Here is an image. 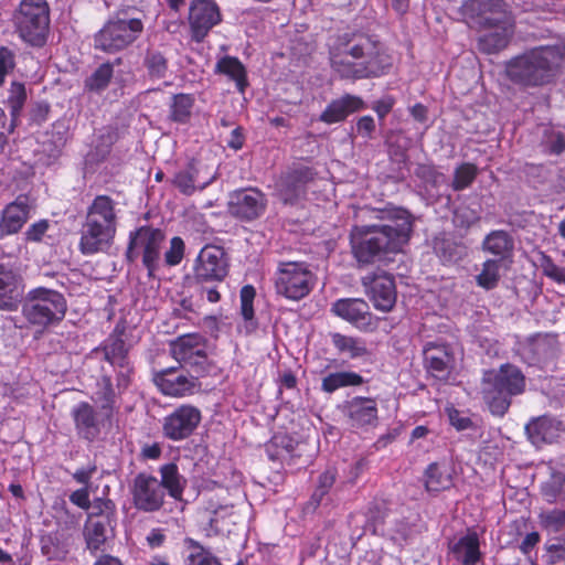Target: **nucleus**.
Returning a JSON list of instances; mask_svg holds the SVG:
<instances>
[{"mask_svg":"<svg viewBox=\"0 0 565 565\" xmlns=\"http://www.w3.org/2000/svg\"><path fill=\"white\" fill-rule=\"evenodd\" d=\"M330 63L342 79L380 77L392 67V58L381 44L365 34H354L330 52Z\"/></svg>","mask_w":565,"mask_h":565,"instance_id":"nucleus-1","label":"nucleus"},{"mask_svg":"<svg viewBox=\"0 0 565 565\" xmlns=\"http://www.w3.org/2000/svg\"><path fill=\"white\" fill-rule=\"evenodd\" d=\"M563 58L564 50L559 46H537L507 61L504 74L519 87H541L554 81Z\"/></svg>","mask_w":565,"mask_h":565,"instance_id":"nucleus-2","label":"nucleus"},{"mask_svg":"<svg viewBox=\"0 0 565 565\" xmlns=\"http://www.w3.org/2000/svg\"><path fill=\"white\" fill-rule=\"evenodd\" d=\"M525 385L522 371L513 364L504 363L498 370L484 374L483 399L493 415L503 416L511 405V398L522 394Z\"/></svg>","mask_w":565,"mask_h":565,"instance_id":"nucleus-3","label":"nucleus"},{"mask_svg":"<svg viewBox=\"0 0 565 565\" xmlns=\"http://www.w3.org/2000/svg\"><path fill=\"white\" fill-rule=\"evenodd\" d=\"M21 303L23 318L31 326L41 329L58 324L67 311L64 295L42 286L30 289Z\"/></svg>","mask_w":565,"mask_h":565,"instance_id":"nucleus-4","label":"nucleus"},{"mask_svg":"<svg viewBox=\"0 0 565 565\" xmlns=\"http://www.w3.org/2000/svg\"><path fill=\"white\" fill-rule=\"evenodd\" d=\"M11 22L14 32L26 44L42 47L50 32V6L46 0H21Z\"/></svg>","mask_w":565,"mask_h":565,"instance_id":"nucleus-5","label":"nucleus"},{"mask_svg":"<svg viewBox=\"0 0 565 565\" xmlns=\"http://www.w3.org/2000/svg\"><path fill=\"white\" fill-rule=\"evenodd\" d=\"M351 252L359 266L382 262L402 249L374 225H356L350 232Z\"/></svg>","mask_w":565,"mask_h":565,"instance_id":"nucleus-6","label":"nucleus"},{"mask_svg":"<svg viewBox=\"0 0 565 565\" xmlns=\"http://www.w3.org/2000/svg\"><path fill=\"white\" fill-rule=\"evenodd\" d=\"M143 30L139 18H130L126 11H118L95 35V49L106 53L119 52L134 43Z\"/></svg>","mask_w":565,"mask_h":565,"instance_id":"nucleus-7","label":"nucleus"},{"mask_svg":"<svg viewBox=\"0 0 565 565\" xmlns=\"http://www.w3.org/2000/svg\"><path fill=\"white\" fill-rule=\"evenodd\" d=\"M276 294L298 301L312 290L316 279L308 265L299 262H280L274 278Z\"/></svg>","mask_w":565,"mask_h":565,"instance_id":"nucleus-8","label":"nucleus"},{"mask_svg":"<svg viewBox=\"0 0 565 565\" xmlns=\"http://www.w3.org/2000/svg\"><path fill=\"white\" fill-rule=\"evenodd\" d=\"M164 241L163 233L158 228L142 226L130 233L126 258L134 263L139 255H142V264L152 277L158 270L161 259V246Z\"/></svg>","mask_w":565,"mask_h":565,"instance_id":"nucleus-9","label":"nucleus"},{"mask_svg":"<svg viewBox=\"0 0 565 565\" xmlns=\"http://www.w3.org/2000/svg\"><path fill=\"white\" fill-rule=\"evenodd\" d=\"M267 204L266 194L257 188L238 189L228 194L227 213L241 222H253L265 214Z\"/></svg>","mask_w":565,"mask_h":565,"instance_id":"nucleus-10","label":"nucleus"},{"mask_svg":"<svg viewBox=\"0 0 565 565\" xmlns=\"http://www.w3.org/2000/svg\"><path fill=\"white\" fill-rule=\"evenodd\" d=\"M463 20L478 29L501 22L512 15L503 0H466L460 7Z\"/></svg>","mask_w":565,"mask_h":565,"instance_id":"nucleus-11","label":"nucleus"},{"mask_svg":"<svg viewBox=\"0 0 565 565\" xmlns=\"http://www.w3.org/2000/svg\"><path fill=\"white\" fill-rule=\"evenodd\" d=\"M193 269L196 284L223 281L228 274L225 252L217 246H205L198 255Z\"/></svg>","mask_w":565,"mask_h":565,"instance_id":"nucleus-12","label":"nucleus"},{"mask_svg":"<svg viewBox=\"0 0 565 565\" xmlns=\"http://www.w3.org/2000/svg\"><path fill=\"white\" fill-rule=\"evenodd\" d=\"M377 223L373 225L394 243L402 247L409 241L413 232V216L402 207H392L379 211L376 214Z\"/></svg>","mask_w":565,"mask_h":565,"instance_id":"nucleus-13","label":"nucleus"},{"mask_svg":"<svg viewBox=\"0 0 565 565\" xmlns=\"http://www.w3.org/2000/svg\"><path fill=\"white\" fill-rule=\"evenodd\" d=\"M201 418L199 408L189 404L181 405L164 417L162 433L171 440H183L193 434Z\"/></svg>","mask_w":565,"mask_h":565,"instance_id":"nucleus-14","label":"nucleus"},{"mask_svg":"<svg viewBox=\"0 0 565 565\" xmlns=\"http://www.w3.org/2000/svg\"><path fill=\"white\" fill-rule=\"evenodd\" d=\"M362 285L377 310L388 312L393 309L397 297L393 276L379 270L364 276Z\"/></svg>","mask_w":565,"mask_h":565,"instance_id":"nucleus-15","label":"nucleus"},{"mask_svg":"<svg viewBox=\"0 0 565 565\" xmlns=\"http://www.w3.org/2000/svg\"><path fill=\"white\" fill-rule=\"evenodd\" d=\"M134 505L145 512H156L164 501V491L159 480L145 472L138 473L131 484Z\"/></svg>","mask_w":565,"mask_h":565,"instance_id":"nucleus-16","label":"nucleus"},{"mask_svg":"<svg viewBox=\"0 0 565 565\" xmlns=\"http://www.w3.org/2000/svg\"><path fill=\"white\" fill-rule=\"evenodd\" d=\"M316 177L317 172L313 168L303 163H295L280 179L281 200L285 203H295L305 195L307 184L312 182Z\"/></svg>","mask_w":565,"mask_h":565,"instance_id":"nucleus-17","label":"nucleus"},{"mask_svg":"<svg viewBox=\"0 0 565 565\" xmlns=\"http://www.w3.org/2000/svg\"><path fill=\"white\" fill-rule=\"evenodd\" d=\"M221 21L218 7L212 0H192L189 9V23L192 38L200 42Z\"/></svg>","mask_w":565,"mask_h":565,"instance_id":"nucleus-18","label":"nucleus"},{"mask_svg":"<svg viewBox=\"0 0 565 565\" xmlns=\"http://www.w3.org/2000/svg\"><path fill=\"white\" fill-rule=\"evenodd\" d=\"M24 279L13 267L0 264V310L15 311L24 297Z\"/></svg>","mask_w":565,"mask_h":565,"instance_id":"nucleus-19","label":"nucleus"},{"mask_svg":"<svg viewBox=\"0 0 565 565\" xmlns=\"http://www.w3.org/2000/svg\"><path fill=\"white\" fill-rule=\"evenodd\" d=\"M177 366L163 369L153 375V382L163 395L171 397H185L194 394L200 388L196 376L177 375Z\"/></svg>","mask_w":565,"mask_h":565,"instance_id":"nucleus-20","label":"nucleus"},{"mask_svg":"<svg viewBox=\"0 0 565 565\" xmlns=\"http://www.w3.org/2000/svg\"><path fill=\"white\" fill-rule=\"evenodd\" d=\"M504 24L494 22L487 26L481 28L484 32L478 38L479 51L493 54L505 49L514 33V18L513 15L503 19Z\"/></svg>","mask_w":565,"mask_h":565,"instance_id":"nucleus-21","label":"nucleus"},{"mask_svg":"<svg viewBox=\"0 0 565 565\" xmlns=\"http://www.w3.org/2000/svg\"><path fill=\"white\" fill-rule=\"evenodd\" d=\"M115 230L104 227L97 223L84 221L81 227L78 248L83 255H94L106 252L113 244L116 235Z\"/></svg>","mask_w":565,"mask_h":565,"instance_id":"nucleus-22","label":"nucleus"},{"mask_svg":"<svg viewBox=\"0 0 565 565\" xmlns=\"http://www.w3.org/2000/svg\"><path fill=\"white\" fill-rule=\"evenodd\" d=\"M332 311L361 330H369L374 326L370 306L363 299H339L333 303Z\"/></svg>","mask_w":565,"mask_h":565,"instance_id":"nucleus-23","label":"nucleus"},{"mask_svg":"<svg viewBox=\"0 0 565 565\" xmlns=\"http://www.w3.org/2000/svg\"><path fill=\"white\" fill-rule=\"evenodd\" d=\"M424 362L434 377L446 381L454 367V355L448 345L429 342L424 348Z\"/></svg>","mask_w":565,"mask_h":565,"instance_id":"nucleus-24","label":"nucleus"},{"mask_svg":"<svg viewBox=\"0 0 565 565\" xmlns=\"http://www.w3.org/2000/svg\"><path fill=\"white\" fill-rule=\"evenodd\" d=\"M202 167H199L193 160L188 166L174 173L171 183L182 193L183 195L190 196L196 191H203L209 186L215 179V173L209 175L202 174Z\"/></svg>","mask_w":565,"mask_h":565,"instance_id":"nucleus-25","label":"nucleus"},{"mask_svg":"<svg viewBox=\"0 0 565 565\" xmlns=\"http://www.w3.org/2000/svg\"><path fill=\"white\" fill-rule=\"evenodd\" d=\"M72 417L76 433L81 438L87 441H94L98 438L102 431V420L93 405L87 402L78 403L72 409Z\"/></svg>","mask_w":565,"mask_h":565,"instance_id":"nucleus-26","label":"nucleus"},{"mask_svg":"<svg viewBox=\"0 0 565 565\" xmlns=\"http://www.w3.org/2000/svg\"><path fill=\"white\" fill-rule=\"evenodd\" d=\"M31 210L30 199L26 195H19L13 202L9 203L1 213V235L18 233L29 220Z\"/></svg>","mask_w":565,"mask_h":565,"instance_id":"nucleus-27","label":"nucleus"},{"mask_svg":"<svg viewBox=\"0 0 565 565\" xmlns=\"http://www.w3.org/2000/svg\"><path fill=\"white\" fill-rule=\"evenodd\" d=\"M365 108L363 99L356 95L344 94L332 99L320 114L319 120L332 125L344 121L351 114Z\"/></svg>","mask_w":565,"mask_h":565,"instance_id":"nucleus-28","label":"nucleus"},{"mask_svg":"<svg viewBox=\"0 0 565 565\" xmlns=\"http://www.w3.org/2000/svg\"><path fill=\"white\" fill-rule=\"evenodd\" d=\"M525 431L530 441L534 446L541 447L543 444H552L558 440L565 429L559 420L542 416L532 419L525 426Z\"/></svg>","mask_w":565,"mask_h":565,"instance_id":"nucleus-29","label":"nucleus"},{"mask_svg":"<svg viewBox=\"0 0 565 565\" xmlns=\"http://www.w3.org/2000/svg\"><path fill=\"white\" fill-rule=\"evenodd\" d=\"M111 532L113 525L109 513L89 515L84 525L87 548L92 552L102 550Z\"/></svg>","mask_w":565,"mask_h":565,"instance_id":"nucleus-30","label":"nucleus"},{"mask_svg":"<svg viewBox=\"0 0 565 565\" xmlns=\"http://www.w3.org/2000/svg\"><path fill=\"white\" fill-rule=\"evenodd\" d=\"M116 202L108 195H97L87 209L85 221L117 231Z\"/></svg>","mask_w":565,"mask_h":565,"instance_id":"nucleus-31","label":"nucleus"},{"mask_svg":"<svg viewBox=\"0 0 565 565\" xmlns=\"http://www.w3.org/2000/svg\"><path fill=\"white\" fill-rule=\"evenodd\" d=\"M455 558L462 565H477L481 559L480 542L477 532L468 530L450 546Z\"/></svg>","mask_w":565,"mask_h":565,"instance_id":"nucleus-32","label":"nucleus"},{"mask_svg":"<svg viewBox=\"0 0 565 565\" xmlns=\"http://www.w3.org/2000/svg\"><path fill=\"white\" fill-rule=\"evenodd\" d=\"M344 408L353 426L371 425L377 419L376 403L372 398L354 397Z\"/></svg>","mask_w":565,"mask_h":565,"instance_id":"nucleus-33","label":"nucleus"},{"mask_svg":"<svg viewBox=\"0 0 565 565\" xmlns=\"http://www.w3.org/2000/svg\"><path fill=\"white\" fill-rule=\"evenodd\" d=\"M433 249L444 264H456L467 255L466 245L447 234H440L433 239Z\"/></svg>","mask_w":565,"mask_h":565,"instance_id":"nucleus-34","label":"nucleus"},{"mask_svg":"<svg viewBox=\"0 0 565 565\" xmlns=\"http://www.w3.org/2000/svg\"><path fill=\"white\" fill-rule=\"evenodd\" d=\"M481 247L483 252L498 257L497 260L504 262L512 256L514 239L508 232L495 230L486 235Z\"/></svg>","mask_w":565,"mask_h":565,"instance_id":"nucleus-35","label":"nucleus"},{"mask_svg":"<svg viewBox=\"0 0 565 565\" xmlns=\"http://www.w3.org/2000/svg\"><path fill=\"white\" fill-rule=\"evenodd\" d=\"M170 354L179 363V367L192 358L195 351L204 347V338L199 333H188L170 341Z\"/></svg>","mask_w":565,"mask_h":565,"instance_id":"nucleus-36","label":"nucleus"},{"mask_svg":"<svg viewBox=\"0 0 565 565\" xmlns=\"http://www.w3.org/2000/svg\"><path fill=\"white\" fill-rule=\"evenodd\" d=\"M161 480V489L168 491L169 495L175 500H181L183 490L186 486V480L180 475L179 468L175 463H167L159 469Z\"/></svg>","mask_w":565,"mask_h":565,"instance_id":"nucleus-37","label":"nucleus"},{"mask_svg":"<svg viewBox=\"0 0 565 565\" xmlns=\"http://www.w3.org/2000/svg\"><path fill=\"white\" fill-rule=\"evenodd\" d=\"M216 72L227 75L236 84L239 93L248 86L245 66L237 57L224 56L216 63Z\"/></svg>","mask_w":565,"mask_h":565,"instance_id":"nucleus-38","label":"nucleus"},{"mask_svg":"<svg viewBox=\"0 0 565 565\" xmlns=\"http://www.w3.org/2000/svg\"><path fill=\"white\" fill-rule=\"evenodd\" d=\"M120 57H117L114 63L106 62L100 64L85 81L84 88L88 92L100 93L105 90L114 75V64H119Z\"/></svg>","mask_w":565,"mask_h":565,"instance_id":"nucleus-39","label":"nucleus"},{"mask_svg":"<svg viewBox=\"0 0 565 565\" xmlns=\"http://www.w3.org/2000/svg\"><path fill=\"white\" fill-rule=\"evenodd\" d=\"M184 544L189 550L184 565H222L220 558L210 550L205 548L199 541L186 537Z\"/></svg>","mask_w":565,"mask_h":565,"instance_id":"nucleus-40","label":"nucleus"},{"mask_svg":"<svg viewBox=\"0 0 565 565\" xmlns=\"http://www.w3.org/2000/svg\"><path fill=\"white\" fill-rule=\"evenodd\" d=\"M103 352L104 359L113 366H125L129 363V347L120 337H109L103 347Z\"/></svg>","mask_w":565,"mask_h":565,"instance_id":"nucleus-41","label":"nucleus"},{"mask_svg":"<svg viewBox=\"0 0 565 565\" xmlns=\"http://www.w3.org/2000/svg\"><path fill=\"white\" fill-rule=\"evenodd\" d=\"M452 484L451 476L445 467L434 462L425 471V486L428 491H441Z\"/></svg>","mask_w":565,"mask_h":565,"instance_id":"nucleus-42","label":"nucleus"},{"mask_svg":"<svg viewBox=\"0 0 565 565\" xmlns=\"http://www.w3.org/2000/svg\"><path fill=\"white\" fill-rule=\"evenodd\" d=\"M503 262L497 260L493 258L487 259L482 264L481 271L476 276V282L479 287L491 290L494 289L500 281L501 278V267Z\"/></svg>","mask_w":565,"mask_h":565,"instance_id":"nucleus-43","label":"nucleus"},{"mask_svg":"<svg viewBox=\"0 0 565 565\" xmlns=\"http://www.w3.org/2000/svg\"><path fill=\"white\" fill-rule=\"evenodd\" d=\"M363 383L361 375L354 372L330 373L322 380L321 387L327 393H333L338 388L345 386H355Z\"/></svg>","mask_w":565,"mask_h":565,"instance_id":"nucleus-44","label":"nucleus"},{"mask_svg":"<svg viewBox=\"0 0 565 565\" xmlns=\"http://www.w3.org/2000/svg\"><path fill=\"white\" fill-rule=\"evenodd\" d=\"M26 102V90L24 84L20 82H12L9 89L8 95V106L10 108V114L12 117L11 125L9 128V134L14 130L17 125V119Z\"/></svg>","mask_w":565,"mask_h":565,"instance_id":"nucleus-45","label":"nucleus"},{"mask_svg":"<svg viewBox=\"0 0 565 565\" xmlns=\"http://www.w3.org/2000/svg\"><path fill=\"white\" fill-rule=\"evenodd\" d=\"M331 339L332 344L340 353H345L352 359L367 354L365 343L358 338L347 337L341 333H333Z\"/></svg>","mask_w":565,"mask_h":565,"instance_id":"nucleus-46","label":"nucleus"},{"mask_svg":"<svg viewBox=\"0 0 565 565\" xmlns=\"http://www.w3.org/2000/svg\"><path fill=\"white\" fill-rule=\"evenodd\" d=\"M565 473L554 472L550 479L542 483L541 493L548 503L565 500Z\"/></svg>","mask_w":565,"mask_h":565,"instance_id":"nucleus-47","label":"nucleus"},{"mask_svg":"<svg viewBox=\"0 0 565 565\" xmlns=\"http://www.w3.org/2000/svg\"><path fill=\"white\" fill-rule=\"evenodd\" d=\"M337 480V471L334 469H327L322 472L317 482V487L308 502V509L312 508V510L317 509L323 498L330 492L334 482Z\"/></svg>","mask_w":565,"mask_h":565,"instance_id":"nucleus-48","label":"nucleus"},{"mask_svg":"<svg viewBox=\"0 0 565 565\" xmlns=\"http://www.w3.org/2000/svg\"><path fill=\"white\" fill-rule=\"evenodd\" d=\"M145 66L151 78H163L168 71V60L156 50H148L145 57Z\"/></svg>","mask_w":565,"mask_h":565,"instance_id":"nucleus-49","label":"nucleus"},{"mask_svg":"<svg viewBox=\"0 0 565 565\" xmlns=\"http://www.w3.org/2000/svg\"><path fill=\"white\" fill-rule=\"evenodd\" d=\"M193 103L194 98L189 94L174 95L171 105V118L177 122H186L191 115Z\"/></svg>","mask_w":565,"mask_h":565,"instance_id":"nucleus-50","label":"nucleus"},{"mask_svg":"<svg viewBox=\"0 0 565 565\" xmlns=\"http://www.w3.org/2000/svg\"><path fill=\"white\" fill-rule=\"evenodd\" d=\"M539 521L542 529L550 533H557L565 526V511L561 509L542 511L539 514Z\"/></svg>","mask_w":565,"mask_h":565,"instance_id":"nucleus-51","label":"nucleus"},{"mask_svg":"<svg viewBox=\"0 0 565 565\" xmlns=\"http://www.w3.org/2000/svg\"><path fill=\"white\" fill-rule=\"evenodd\" d=\"M180 367H188L192 373L191 375L196 376V381H199L201 376L206 375L211 370V363L204 347H202L201 350L195 351L192 358L184 362Z\"/></svg>","mask_w":565,"mask_h":565,"instance_id":"nucleus-52","label":"nucleus"},{"mask_svg":"<svg viewBox=\"0 0 565 565\" xmlns=\"http://www.w3.org/2000/svg\"><path fill=\"white\" fill-rule=\"evenodd\" d=\"M96 401L100 403L102 409H110L115 403V390L109 375H103L97 382L95 392Z\"/></svg>","mask_w":565,"mask_h":565,"instance_id":"nucleus-53","label":"nucleus"},{"mask_svg":"<svg viewBox=\"0 0 565 565\" xmlns=\"http://www.w3.org/2000/svg\"><path fill=\"white\" fill-rule=\"evenodd\" d=\"M477 167L472 163H462L454 173L452 189L461 191L468 188L477 177Z\"/></svg>","mask_w":565,"mask_h":565,"instance_id":"nucleus-54","label":"nucleus"},{"mask_svg":"<svg viewBox=\"0 0 565 565\" xmlns=\"http://www.w3.org/2000/svg\"><path fill=\"white\" fill-rule=\"evenodd\" d=\"M234 514V505L231 503H224L223 507L217 511V514L209 516L206 535L218 534L222 531V523L225 519L231 518Z\"/></svg>","mask_w":565,"mask_h":565,"instance_id":"nucleus-55","label":"nucleus"},{"mask_svg":"<svg viewBox=\"0 0 565 565\" xmlns=\"http://www.w3.org/2000/svg\"><path fill=\"white\" fill-rule=\"evenodd\" d=\"M256 296L255 288L252 285H245L241 289V313L246 321L254 319L253 301Z\"/></svg>","mask_w":565,"mask_h":565,"instance_id":"nucleus-56","label":"nucleus"},{"mask_svg":"<svg viewBox=\"0 0 565 565\" xmlns=\"http://www.w3.org/2000/svg\"><path fill=\"white\" fill-rule=\"evenodd\" d=\"M185 245L181 237L174 236L170 241V247L164 253V262L168 266H177L184 256Z\"/></svg>","mask_w":565,"mask_h":565,"instance_id":"nucleus-57","label":"nucleus"},{"mask_svg":"<svg viewBox=\"0 0 565 565\" xmlns=\"http://www.w3.org/2000/svg\"><path fill=\"white\" fill-rule=\"evenodd\" d=\"M15 66V55L12 50L7 46L0 47V86L3 84L6 76L13 71Z\"/></svg>","mask_w":565,"mask_h":565,"instance_id":"nucleus-58","label":"nucleus"},{"mask_svg":"<svg viewBox=\"0 0 565 565\" xmlns=\"http://www.w3.org/2000/svg\"><path fill=\"white\" fill-rule=\"evenodd\" d=\"M541 267L545 276L565 284V268L558 267L550 256L543 255Z\"/></svg>","mask_w":565,"mask_h":565,"instance_id":"nucleus-59","label":"nucleus"},{"mask_svg":"<svg viewBox=\"0 0 565 565\" xmlns=\"http://www.w3.org/2000/svg\"><path fill=\"white\" fill-rule=\"evenodd\" d=\"M49 226L50 224L46 220H41L33 223L24 233L25 239L28 242H41L44 234L49 230Z\"/></svg>","mask_w":565,"mask_h":565,"instance_id":"nucleus-60","label":"nucleus"},{"mask_svg":"<svg viewBox=\"0 0 565 565\" xmlns=\"http://www.w3.org/2000/svg\"><path fill=\"white\" fill-rule=\"evenodd\" d=\"M449 420L450 424L457 429V430H466L473 427L472 420L463 416L459 411L452 409L449 412Z\"/></svg>","mask_w":565,"mask_h":565,"instance_id":"nucleus-61","label":"nucleus"},{"mask_svg":"<svg viewBox=\"0 0 565 565\" xmlns=\"http://www.w3.org/2000/svg\"><path fill=\"white\" fill-rule=\"evenodd\" d=\"M70 501L83 510H88L90 508L89 492L86 488L75 490L70 495Z\"/></svg>","mask_w":565,"mask_h":565,"instance_id":"nucleus-62","label":"nucleus"},{"mask_svg":"<svg viewBox=\"0 0 565 565\" xmlns=\"http://www.w3.org/2000/svg\"><path fill=\"white\" fill-rule=\"evenodd\" d=\"M375 130V122L371 116H363L356 122V132L364 138H371Z\"/></svg>","mask_w":565,"mask_h":565,"instance_id":"nucleus-63","label":"nucleus"},{"mask_svg":"<svg viewBox=\"0 0 565 565\" xmlns=\"http://www.w3.org/2000/svg\"><path fill=\"white\" fill-rule=\"evenodd\" d=\"M394 98L391 96H386L375 102L373 109L377 114V116L383 119L393 108Z\"/></svg>","mask_w":565,"mask_h":565,"instance_id":"nucleus-64","label":"nucleus"}]
</instances>
